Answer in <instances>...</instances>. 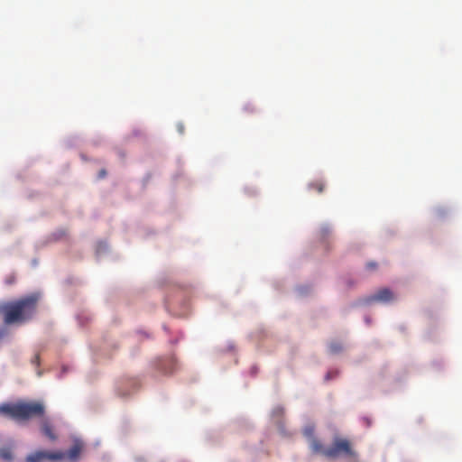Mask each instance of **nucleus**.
<instances>
[{
	"label": "nucleus",
	"mask_w": 462,
	"mask_h": 462,
	"mask_svg": "<svg viewBox=\"0 0 462 462\" xmlns=\"http://www.w3.org/2000/svg\"><path fill=\"white\" fill-rule=\"evenodd\" d=\"M45 407L40 402H19L0 405V414L5 415L16 421H27L32 418H42L41 430L51 440H56L51 423L44 418Z\"/></svg>",
	"instance_id": "obj_1"
},
{
	"label": "nucleus",
	"mask_w": 462,
	"mask_h": 462,
	"mask_svg": "<svg viewBox=\"0 0 462 462\" xmlns=\"http://www.w3.org/2000/svg\"><path fill=\"white\" fill-rule=\"evenodd\" d=\"M38 300L39 296L34 293L5 303L0 308L4 316V322L11 325L22 324L30 320L36 311Z\"/></svg>",
	"instance_id": "obj_2"
},
{
	"label": "nucleus",
	"mask_w": 462,
	"mask_h": 462,
	"mask_svg": "<svg viewBox=\"0 0 462 462\" xmlns=\"http://www.w3.org/2000/svg\"><path fill=\"white\" fill-rule=\"evenodd\" d=\"M311 450L328 459L346 458L356 461L357 454L351 441L346 438L335 437L329 447H324L318 439L311 440Z\"/></svg>",
	"instance_id": "obj_3"
},
{
	"label": "nucleus",
	"mask_w": 462,
	"mask_h": 462,
	"mask_svg": "<svg viewBox=\"0 0 462 462\" xmlns=\"http://www.w3.org/2000/svg\"><path fill=\"white\" fill-rule=\"evenodd\" d=\"M63 459H65V453L63 451L39 450L27 456L26 462L60 461Z\"/></svg>",
	"instance_id": "obj_4"
},
{
	"label": "nucleus",
	"mask_w": 462,
	"mask_h": 462,
	"mask_svg": "<svg viewBox=\"0 0 462 462\" xmlns=\"http://www.w3.org/2000/svg\"><path fill=\"white\" fill-rule=\"evenodd\" d=\"M83 443L79 440L75 441L73 446L69 449V451L65 453V458L68 457L71 461H76L79 459V455L83 449Z\"/></svg>",
	"instance_id": "obj_5"
},
{
	"label": "nucleus",
	"mask_w": 462,
	"mask_h": 462,
	"mask_svg": "<svg viewBox=\"0 0 462 462\" xmlns=\"http://www.w3.org/2000/svg\"><path fill=\"white\" fill-rule=\"evenodd\" d=\"M176 365V361L173 357H168L160 361L159 367L165 373L169 374L173 372Z\"/></svg>",
	"instance_id": "obj_6"
},
{
	"label": "nucleus",
	"mask_w": 462,
	"mask_h": 462,
	"mask_svg": "<svg viewBox=\"0 0 462 462\" xmlns=\"http://www.w3.org/2000/svg\"><path fill=\"white\" fill-rule=\"evenodd\" d=\"M309 188L317 191L318 193H322L325 189V183L322 180H315L309 184Z\"/></svg>",
	"instance_id": "obj_7"
},
{
	"label": "nucleus",
	"mask_w": 462,
	"mask_h": 462,
	"mask_svg": "<svg viewBox=\"0 0 462 462\" xmlns=\"http://www.w3.org/2000/svg\"><path fill=\"white\" fill-rule=\"evenodd\" d=\"M315 426L312 424L307 425L303 430V434L306 438L310 439V446L311 447V440L314 438Z\"/></svg>",
	"instance_id": "obj_8"
},
{
	"label": "nucleus",
	"mask_w": 462,
	"mask_h": 462,
	"mask_svg": "<svg viewBox=\"0 0 462 462\" xmlns=\"http://www.w3.org/2000/svg\"><path fill=\"white\" fill-rule=\"evenodd\" d=\"M0 457L6 461L13 459V453L10 448H3L0 449Z\"/></svg>",
	"instance_id": "obj_9"
},
{
	"label": "nucleus",
	"mask_w": 462,
	"mask_h": 462,
	"mask_svg": "<svg viewBox=\"0 0 462 462\" xmlns=\"http://www.w3.org/2000/svg\"><path fill=\"white\" fill-rule=\"evenodd\" d=\"M343 349V346L340 343H331L329 346V350L333 354H337Z\"/></svg>",
	"instance_id": "obj_10"
},
{
	"label": "nucleus",
	"mask_w": 462,
	"mask_h": 462,
	"mask_svg": "<svg viewBox=\"0 0 462 462\" xmlns=\"http://www.w3.org/2000/svg\"><path fill=\"white\" fill-rule=\"evenodd\" d=\"M15 280H16L15 275H14V274H10V275H8V276L5 278V283H6L7 285H12V284H14V283L15 282Z\"/></svg>",
	"instance_id": "obj_11"
},
{
	"label": "nucleus",
	"mask_w": 462,
	"mask_h": 462,
	"mask_svg": "<svg viewBox=\"0 0 462 462\" xmlns=\"http://www.w3.org/2000/svg\"><path fill=\"white\" fill-rule=\"evenodd\" d=\"M273 413H274V414H277V415H282V414H283V408H282V407H276V408L273 410Z\"/></svg>",
	"instance_id": "obj_12"
},
{
	"label": "nucleus",
	"mask_w": 462,
	"mask_h": 462,
	"mask_svg": "<svg viewBox=\"0 0 462 462\" xmlns=\"http://www.w3.org/2000/svg\"><path fill=\"white\" fill-rule=\"evenodd\" d=\"M32 363L36 365H39V364H40V356L39 355H35L34 357L32 359Z\"/></svg>",
	"instance_id": "obj_13"
},
{
	"label": "nucleus",
	"mask_w": 462,
	"mask_h": 462,
	"mask_svg": "<svg viewBox=\"0 0 462 462\" xmlns=\"http://www.w3.org/2000/svg\"><path fill=\"white\" fill-rule=\"evenodd\" d=\"M105 176H106V171H105V170L100 171V172H99V177H100V178H103V177H105Z\"/></svg>",
	"instance_id": "obj_14"
},
{
	"label": "nucleus",
	"mask_w": 462,
	"mask_h": 462,
	"mask_svg": "<svg viewBox=\"0 0 462 462\" xmlns=\"http://www.w3.org/2000/svg\"><path fill=\"white\" fill-rule=\"evenodd\" d=\"M5 336V331L0 329V339Z\"/></svg>",
	"instance_id": "obj_15"
},
{
	"label": "nucleus",
	"mask_w": 462,
	"mask_h": 462,
	"mask_svg": "<svg viewBox=\"0 0 462 462\" xmlns=\"http://www.w3.org/2000/svg\"><path fill=\"white\" fill-rule=\"evenodd\" d=\"M329 378V374H327L326 379L328 380Z\"/></svg>",
	"instance_id": "obj_16"
}]
</instances>
